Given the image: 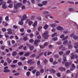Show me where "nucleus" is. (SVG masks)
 <instances>
[{
  "instance_id": "obj_62",
  "label": "nucleus",
  "mask_w": 78,
  "mask_h": 78,
  "mask_svg": "<svg viewBox=\"0 0 78 78\" xmlns=\"http://www.w3.org/2000/svg\"><path fill=\"white\" fill-rule=\"evenodd\" d=\"M30 55V53H27L24 54V56H28V55Z\"/></svg>"
},
{
  "instance_id": "obj_60",
  "label": "nucleus",
  "mask_w": 78,
  "mask_h": 78,
  "mask_svg": "<svg viewBox=\"0 0 78 78\" xmlns=\"http://www.w3.org/2000/svg\"><path fill=\"white\" fill-rule=\"evenodd\" d=\"M5 37L6 38H8V37H9V35H8V34L5 35Z\"/></svg>"
},
{
  "instance_id": "obj_2",
  "label": "nucleus",
  "mask_w": 78,
  "mask_h": 78,
  "mask_svg": "<svg viewBox=\"0 0 78 78\" xmlns=\"http://www.w3.org/2000/svg\"><path fill=\"white\" fill-rule=\"evenodd\" d=\"M22 5V4L21 3H17V1H15L14 4V8H15L16 9H17L18 7Z\"/></svg>"
},
{
  "instance_id": "obj_56",
  "label": "nucleus",
  "mask_w": 78,
  "mask_h": 78,
  "mask_svg": "<svg viewBox=\"0 0 78 78\" xmlns=\"http://www.w3.org/2000/svg\"><path fill=\"white\" fill-rule=\"evenodd\" d=\"M37 37L38 39H41V35H39Z\"/></svg>"
},
{
  "instance_id": "obj_34",
  "label": "nucleus",
  "mask_w": 78,
  "mask_h": 78,
  "mask_svg": "<svg viewBox=\"0 0 78 78\" xmlns=\"http://www.w3.org/2000/svg\"><path fill=\"white\" fill-rule=\"evenodd\" d=\"M17 55V52L16 51H14L12 53V55L13 56H15V55Z\"/></svg>"
},
{
  "instance_id": "obj_36",
  "label": "nucleus",
  "mask_w": 78,
  "mask_h": 78,
  "mask_svg": "<svg viewBox=\"0 0 78 78\" xmlns=\"http://www.w3.org/2000/svg\"><path fill=\"white\" fill-rule=\"evenodd\" d=\"M19 75V73H14L13 74V76H17V75Z\"/></svg>"
},
{
  "instance_id": "obj_42",
  "label": "nucleus",
  "mask_w": 78,
  "mask_h": 78,
  "mask_svg": "<svg viewBox=\"0 0 78 78\" xmlns=\"http://www.w3.org/2000/svg\"><path fill=\"white\" fill-rule=\"evenodd\" d=\"M26 74L27 76H30V72H28Z\"/></svg>"
},
{
  "instance_id": "obj_50",
  "label": "nucleus",
  "mask_w": 78,
  "mask_h": 78,
  "mask_svg": "<svg viewBox=\"0 0 78 78\" xmlns=\"http://www.w3.org/2000/svg\"><path fill=\"white\" fill-rule=\"evenodd\" d=\"M64 36H65L64 34H62V35H61L60 36V38H61V39H62V38H63V37H64Z\"/></svg>"
},
{
  "instance_id": "obj_63",
  "label": "nucleus",
  "mask_w": 78,
  "mask_h": 78,
  "mask_svg": "<svg viewBox=\"0 0 78 78\" xmlns=\"http://www.w3.org/2000/svg\"><path fill=\"white\" fill-rule=\"evenodd\" d=\"M6 29L5 28H3L2 29V30L3 31V32H5V31H6Z\"/></svg>"
},
{
  "instance_id": "obj_9",
  "label": "nucleus",
  "mask_w": 78,
  "mask_h": 78,
  "mask_svg": "<svg viewBox=\"0 0 78 78\" xmlns=\"http://www.w3.org/2000/svg\"><path fill=\"white\" fill-rule=\"evenodd\" d=\"M7 8V6L6 5V2H4L2 4V8L4 9H6Z\"/></svg>"
},
{
  "instance_id": "obj_61",
  "label": "nucleus",
  "mask_w": 78,
  "mask_h": 78,
  "mask_svg": "<svg viewBox=\"0 0 78 78\" xmlns=\"http://www.w3.org/2000/svg\"><path fill=\"white\" fill-rule=\"evenodd\" d=\"M33 35H34L33 34H31L29 35V36L30 37H33Z\"/></svg>"
},
{
  "instance_id": "obj_49",
  "label": "nucleus",
  "mask_w": 78,
  "mask_h": 78,
  "mask_svg": "<svg viewBox=\"0 0 78 78\" xmlns=\"http://www.w3.org/2000/svg\"><path fill=\"white\" fill-rule=\"evenodd\" d=\"M3 20V18L2 17H0V23H1L2 22V21Z\"/></svg>"
},
{
  "instance_id": "obj_43",
  "label": "nucleus",
  "mask_w": 78,
  "mask_h": 78,
  "mask_svg": "<svg viewBox=\"0 0 78 78\" xmlns=\"http://www.w3.org/2000/svg\"><path fill=\"white\" fill-rule=\"evenodd\" d=\"M49 61L51 62H52L53 61V59L52 58H50L49 59Z\"/></svg>"
},
{
  "instance_id": "obj_40",
  "label": "nucleus",
  "mask_w": 78,
  "mask_h": 78,
  "mask_svg": "<svg viewBox=\"0 0 78 78\" xmlns=\"http://www.w3.org/2000/svg\"><path fill=\"white\" fill-rule=\"evenodd\" d=\"M44 69H41L40 70V72L41 73H44Z\"/></svg>"
},
{
  "instance_id": "obj_8",
  "label": "nucleus",
  "mask_w": 78,
  "mask_h": 78,
  "mask_svg": "<svg viewBox=\"0 0 78 78\" xmlns=\"http://www.w3.org/2000/svg\"><path fill=\"white\" fill-rule=\"evenodd\" d=\"M26 23H28L29 22L28 24L29 25H32L33 23V22L31 21H30V20H28L26 21Z\"/></svg>"
},
{
  "instance_id": "obj_59",
  "label": "nucleus",
  "mask_w": 78,
  "mask_h": 78,
  "mask_svg": "<svg viewBox=\"0 0 78 78\" xmlns=\"http://www.w3.org/2000/svg\"><path fill=\"white\" fill-rule=\"evenodd\" d=\"M58 62H56V61H55L53 62V64H55V65L56 64H58Z\"/></svg>"
},
{
  "instance_id": "obj_24",
  "label": "nucleus",
  "mask_w": 78,
  "mask_h": 78,
  "mask_svg": "<svg viewBox=\"0 0 78 78\" xmlns=\"http://www.w3.org/2000/svg\"><path fill=\"white\" fill-rule=\"evenodd\" d=\"M57 40H58V37H57L53 38L52 39V41H56Z\"/></svg>"
},
{
  "instance_id": "obj_48",
  "label": "nucleus",
  "mask_w": 78,
  "mask_h": 78,
  "mask_svg": "<svg viewBox=\"0 0 78 78\" xmlns=\"http://www.w3.org/2000/svg\"><path fill=\"white\" fill-rule=\"evenodd\" d=\"M54 57L55 58H58L59 57V55H54Z\"/></svg>"
},
{
  "instance_id": "obj_35",
  "label": "nucleus",
  "mask_w": 78,
  "mask_h": 78,
  "mask_svg": "<svg viewBox=\"0 0 78 78\" xmlns=\"http://www.w3.org/2000/svg\"><path fill=\"white\" fill-rule=\"evenodd\" d=\"M56 34H57V33H55L54 34H52L51 36L52 37H55V36Z\"/></svg>"
},
{
  "instance_id": "obj_23",
  "label": "nucleus",
  "mask_w": 78,
  "mask_h": 78,
  "mask_svg": "<svg viewBox=\"0 0 78 78\" xmlns=\"http://www.w3.org/2000/svg\"><path fill=\"white\" fill-rule=\"evenodd\" d=\"M72 44H69L68 46V49H70V48H72Z\"/></svg>"
},
{
  "instance_id": "obj_30",
  "label": "nucleus",
  "mask_w": 78,
  "mask_h": 78,
  "mask_svg": "<svg viewBox=\"0 0 78 78\" xmlns=\"http://www.w3.org/2000/svg\"><path fill=\"white\" fill-rule=\"evenodd\" d=\"M70 51H67L66 52V55H69V54H70Z\"/></svg>"
},
{
  "instance_id": "obj_33",
  "label": "nucleus",
  "mask_w": 78,
  "mask_h": 78,
  "mask_svg": "<svg viewBox=\"0 0 78 78\" xmlns=\"http://www.w3.org/2000/svg\"><path fill=\"white\" fill-rule=\"evenodd\" d=\"M32 61H33V60L32 59H30L28 61L27 63H28V64H30V63H31Z\"/></svg>"
},
{
  "instance_id": "obj_31",
  "label": "nucleus",
  "mask_w": 78,
  "mask_h": 78,
  "mask_svg": "<svg viewBox=\"0 0 78 78\" xmlns=\"http://www.w3.org/2000/svg\"><path fill=\"white\" fill-rule=\"evenodd\" d=\"M40 75V72L39 71H37L36 72V76H39Z\"/></svg>"
},
{
  "instance_id": "obj_26",
  "label": "nucleus",
  "mask_w": 78,
  "mask_h": 78,
  "mask_svg": "<svg viewBox=\"0 0 78 78\" xmlns=\"http://www.w3.org/2000/svg\"><path fill=\"white\" fill-rule=\"evenodd\" d=\"M23 40L24 41H27L28 40V37H23Z\"/></svg>"
},
{
  "instance_id": "obj_55",
  "label": "nucleus",
  "mask_w": 78,
  "mask_h": 78,
  "mask_svg": "<svg viewBox=\"0 0 78 78\" xmlns=\"http://www.w3.org/2000/svg\"><path fill=\"white\" fill-rule=\"evenodd\" d=\"M43 4H44V5H45V4H47V1H44L43 2Z\"/></svg>"
},
{
  "instance_id": "obj_13",
  "label": "nucleus",
  "mask_w": 78,
  "mask_h": 78,
  "mask_svg": "<svg viewBox=\"0 0 78 78\" xmlns=\"http://www.w3.org/2000/svg\"><path fill=\"white\" fill-rule=\"evenodd\" d=\"M50 71L51 73H55L56 72V71L53 69H51L50 70Z\"/></svg>"
},
{
  "instance_id": "obj_1",
  "label": "nucleus",
  "mask_w": 78,
  "mask_h": 78,
  "mask_svg": "<svg viewBox=\"0 0 78 78\" xmlns=\"http://www.w3.org/2000/svg\"><path fill=\"white\" fill-rule=\"evenodd\" d=\"M27 19V16L24 15L23 16L21 19V21L19 22V24L20 25H23V21H24L25 20H26Z\"/></svg>"
},
{
  "instance_id": "obj_14",
  "label": "nucleus",
  "mask_w": 78,
  "mask_h": 78,
  "mask_svg": "<svg viewBox=\"0 0 78 78\" xmlns=\"http://www.w3.org/2000/svg\"><path fill=\"white\" fill-rule=\"evenodd\" d=\"M74 48L76 49V48H78V43H75Z\"/></svg>"
},
{
  "instance_id": "obj_19",
  "label": "nucleus",
  "mask_w": 78,
  "mask_h": 78,
  "mask_svg": "<svg viewBox=\"0 0 78 78\" xmlns=\"http://www.w3.org/2000/svg\"><path fill=\"white\" fill-rule=\"evenodd\" d=\"M7 61H8V63H10L11 62H12V61L11 60H9V58H7Z\"/></svg>"
},
{
  "instance_id": "obj_37",
  "label": "nucleus",
  "mask_w": 78,
  "mask_h": 78,
  "mask_svg": "<svg viewBox=\"0 0 78 78\" xmlns=\"http://www.w3.org/2000/svg\"><path fill=\"white\" fill-rule=\"evenodd\" d=\"M58 54L60 55H62V54H64V52H63V51H60L59 52Z\"/></svg>"
},
{
  "instance_id": "obj_3",
  "label": "nucleus",
  "mask_w": 78,
  "mask_h": 78,
  "mask_svg": "<svg viewBox=\"0 0 78 78\" xmlns=\"http://www.w3.org/2000/svg\"><path fill=\"white\" fill-rule=\"evenodd\" d=\"M42 36L44 37V39H47L48 37V31H45L44 33L42 34Z\"/></svg>"
},
{
  "instance_id": "obj_10",
  "label": "nucleus",
  "mask_w": 78,
  "mask_h": 78,
  "mask_svg": "<svg viewBox=\"0 0 78 78\" xmlns=\"http://www.w3.org/2000/svg\"><path fill=\"white\" fill-rule=\"evenodd\" d=\"M71 65V63H69L68 62H66L65 63V66L66 67H68L69 66H70Z\"/></svg>"
},
{
  "instance_id": "obj_44",
  "label": "nucleus",
  "mask_w": 78,
  "mask_h": 78,
  "mask_svg": "<svg viewBox=\"0 0 78 78\" xmlns=\"http://www.w3.org/2000/svg\"><path fill=\"white\" fill-rule=\"evenodd\" d=\"M20 32H22V33L23 32V31H24V29L23 28L20 29Z\"/></svg>"
},
{
  "instance_id": "obj_47",
  "label": "nucleus",
  "mask_w": 78,
  "mask_h": 78,
  "mask_svg": "<svg viewBox=\"0 0 78 78\" xmlns=\"http://www.w3.org/2000/svg\"><path fill=\"white\" fill-rule=\"evenodd\" d=\"M44 17L46 19H48V17H49V15H46Z\"/></svg>"
},
{
  "instance_id": "obj_54",
  "label": "nucleus",
  "mask_w": 78,
  "mask_h": 78,
  "mask_svg": "<svg viewBox=\"0 0 78 78\" xmlns=\"http://www.w3.org/2000/svg\"><path fill=\"white\" fill-rule=\"evenodd\" d=\"M62 67H60V68H58V69L59 70H60V71H62Z\"/></svg>"
},
{
  "instance_id": "obj_64",
  "label": "nucleus",
  "mask_w": 78,
  "mask_h": 78,
  "mask_svg": "<svg viewBox=\"0 0 78 78\" xmlns=\"http://www.w3.org/2000/svg\"><path fill=\"white\" fill-rule=\"evenodd\" d=\"M38 6H43V5L41 4H38Z\"/></svg>"
},
{
  "instance_id": "obj_12",
  "label": "nucleus",
  "mask_w": 78,
  "mask_h": 78,
  "mask_svg": "<svg viewBox=\"0 0 78 78\" xmlns=\"http://www.w3.org/2000/svg\"><path fill=\"white\" fill-rule=\"evenodd\" d=\"M50 26L52 27H55L57 26V24L56 23H51L50 25Z\"/></svg>"
},
{
  "instance_id": "obj_22",
  "label": "nucleus",
  "mask_w": 78,
  "mask_h": 78,
  "mask_svg": "<svg viewBox=\"0 0 78 78\" xmlns=\"http://www.w3.org/2000/svg\"><path fill=\"white\" fill-rule=\"evenodd\" d=\"M48 27V25L47 24H46L44 27V30H46V29H47Z\"/></svg>"
},
{
  "instance_id": "obj_52",
  "label": "nucleus",
  "mask_w": 78,
  "mask_h": 78,
  "mask_svg": "<svg viewBox=\"0 0 78 78\" xmlns=\"http://www.w3.org/2000/svg\"><path fill=\"white\" fill-rule=\"evenodd\" d=\"M63 61H64V62H67V59H66V57H64Z\"/></svg>"
},
{
  "instance_id": "obj_46",
  "label": "nucleus",
  "mask_w": 78,
  "mask_h": 78,
  "mask_svg": "<svg viewBox=\"0 0 78 78\" xmlns=\"http://www.w3.org/2000/svg\"><path fill=\"white\" fill-rule=\"evenodd\" d=\"M11 12H12V13H15L16 12H17V11H14V10H12L11 11Z\"/></svg>"
},
{
  "instance_id": "obj_45",
  "label": "nucleus",
  "mask_w": 78,
  "mask_h": 78,
  "mask_svg": "<svg viewBox=\"0 0 78 78\" xmlns=\"http://www.w3.org/2000/svg\"><path fill=\"white\" fill-rule=\"evenodd\" d=\"M56 75L58 77H60L61 76V74H60V73H57Z\"/></svg>"
},
{
  "instance_id": "obj_58",
  "label": "nucleus",
  "mask_w": 78,
  "mask_h": 78,
  "mask_svg": "<svg viewBox=\"0 0 78 78\" xmlns=\"http://www.w3.org/2000/svg\"><path fill=\"white\" fill-rule=\"evenodd\" d=\"M18 64L19 66H21L22 65V62H20L18 63Z\"/></svg>"
},
{
  "instance_id": "obj_21",
  "label": "nucleus",
  "mask_w": 78,
  "mask_h": 78,
  "mask_svg": "<svg viewBox=\"0 0 78 78\" xmlns=\"http://www.w3.org/2000/svg\"><path fill=\"white\" fill-rule=\"evenodd\" d=\"M43 55V53H41L39 55L36 57V59H38V58H39V57L40 56H41V55Z\"/></svg>"
},
{
  "instance_id": "obj_17",
  "label": "nucleus",
  "mask_w": 78,
  "mask_h": 78,
  "mask_svg": "<svg viewBox=\"0 0 78 78\" xmlns=\"http://www.w3.org/2000/svg\"><path fill=\"white\" fill-rule=\"evenodd\" d=\"M41 41L40 40H36L34 42V44H37L38 43H39Z\"/></svg>"
},
{
  "instance_id": "obj_25",
  "label": "nucleus",
  "mask_w": 78,
  "mask_h": 78,
  "mask_svg": "<svg viewBox=\"0 0 78 78\" xmlns=\"http://www.w3.org/2000/svg\"><path fill=\"white\" fill-rule=\"evenodd\" d=\"M13 7V5L11 4H9V7L10 8H12Z\"/></svg>"
},
{
  "instance_id": "obj_11",
  "label": "nucleus",
  "mask_w": 78,
  "mask_h": 78,
  "mask_svg": "<svg viewBox=\"0 0 78 78\" xmlns=\"http://www.w3.org/2000/svg\"><path fill=\"white\" fill-rule=\"evenodd\" d=\"M71 59H74L75 58V55H74L73 53H72L71 54Z\"/></svg>"
},
{
  "instance_id": "obj_53",
  "label": "nucleus",
  "mask_w": 78,
  "mask_h": 78,
  "mask_svg": "<svg viewBox=\"0 0 78 78\" xmlns=\"http://www.w3.org/2000/svg\"><path fill=\"white\" fill-rule=\"evenodd\" d=\"M53 46L51 45L49 46V48H53Z\"/></svg>"
},
{
  "instance_id": "obj_6",
  "label": "nucleus",
  "mask_w": 78,
  "mask_h": 78,
  "mask_svg": "<svg viewBox=\"0 0 78 78\" xmlns=\"http://www.w3.org/2000/svg\"><path fill=\"white\" fill-rule=\"evenodd\" d=\"M8 69V66H6L4 67V72H6L7 73L10 72V70L8 69Z\"/></svg>"
},
{
  "instance_id": "obj_32",
  "label": "nucleus",
  "mask_w": 78,
  "mask_h": 78,
  "mask_svg": "<svg viewBox=\"0 0 78 78\" xmlns=\"http://www.w3.org/2000/svg\"><path fill=\"white\" fill-rule=\"evenodd\" d=\"M29 49L30 50H33L34 49V47L33 46H31L29 47Z\"/></svg>"
},
{
  "instance_id": "obj_51",
  "label": "nucleus",
  "mask_w": 78,
  "mask_h": 78,
  "mask_svg": "<svg viewBox=\"0 0 78 78\" xmlns=\"http://www.w3.org/2000/svg\"><path fill=\"white\" fill-rule=\"evenodd\" d=\"M29 42L30 43H33L34 42V40L32 39L29 40Z\"/></svg>"
},
{
  "instance_id": "obj_27",
  "label": "nucleus",
  "mask_w": 78,
  "mask_h": 78,
  "mask_svg": "<svg viewBox=\"0 0 78 78\" xmlns=\"http://www.w3.org/2000/svg\"><path fill=\"white\" fill-rule=\"evenodd\" d=\"M48 45V43L46 42L44 44V47H46V46H47V45Z\"/></svg>"
},
{
  "instance_id": "obj_29",
  "label": "nucleus",
  "mask_w": 78,
  "mask_h": 78,
  "mask_svg": "<svg viewBox=\"0 0 78 78\" xmlns=\"http://www.w3.org/2000/svg\"><path fill=\"white\" fill-rule=\"evenodd\" d=\"M43 62L44 64H46L47 63V62H48V60H47V59H45L44 60Z\"/></svg>"
},
{
  "instance_id": "obj_20",
  "label": "nucleus",
  "mask_w": 78,
  "mask_h": 78,
  "mask_svg": "<svg viewBox=\"0 0 78 78\" xmlns=\"http://www.w3.org/2000/svg\"><path fill=\"white\" fill-rule=\"evenodd\" d=\"M68 37H69L68 36H66L62 39V40L65 41V40H66V39H68Z\"/></svg>"
},
{
  "instance_id": "obj_38",
  "label": "nucleus",
  "mask_w": 78,
  "mask_h": 78,
  "mask_svg": "<svg viewBox=\"0 0 78 78\" xmlns=\"http://www.w3.org/2000/svg\"><path fill=\"white\" fill-rule=\"evenodd\" d=\"M69 11H74V9L73 8H70L69 9Z\"/></svg>"
},
{
  "instance_id": "obj_7",
  "label": "nucleus",
  "mask_w": 78,
  "mask_h": 78,
  "mask_svg": "<svg viewBox=\"0 0 78 78\" xmlns=\"http://www.w3.org/2000/svg\"><path fill=\"white\" fill-rule=\"evenodd\" d=\"M7 31H8L7 32V34H12V29H11L10 28L8 29L7 30Z\"/></svg>"
},
{
  "instance_id": "obj_15",
  "label": "nucleus",
  "mask_w": 78,
  "mask_h": 78,
  "mask_svg": "<svg viewBox=\"0 0 78 78\" xmlns=\"http://www.w3.org/2000/svg\"><path fill=\"white\" fill-rule=\"evenodd\" d=\"M37 21H35V23L32 25V26L34 27H35L37 26Z\"/></svg>"
},
{
  "instance_id": "obj_57",
  "label": "nucleus",
  "mask_w": 78,
  "mask_h": 78,
  "mask_svg": "<svg viewBox=\"0 0 78 78\" xmlns=\"http://www.w3.org/2000/svg\"><path fill=\"white\" fill-rule=\"evenodd\" d=\"M21 9H25V7L24 5H23L21 7Z\"/></svg>"
},
{
  "instance_id": "obj_28",
  "label": "nucleus",
  "mask_w": 78,
  "mask_h": 78,
  "mask_svg": "<svg viewBox=\"0 0 78 78\" xmlns=\"http://www.w3.org/2000/svg\"><path fill=\"white\" fill-rule=\"evenodd\" d=\"M2 23H3V25L5 27H6V26H8V23H5V22H3Z\"/></svg>"
},
{
  "instance_id": "obj_18",
  "label": "nucleus",
  "mask_w": 78,
  "mask_h": 78,
  "mask_svg": "<svg viewBox=\"0 0 78 78\" xmlns=\"http://www.w3.org/2000/svg\"><path fill=\"white\" fill-rule=\"evenodd\" d=\"M43 14L45 15H46L47 14H49V12L48 11H44L43 12Z\"/></svg>"
},
{
  "instance_id": "obj_5",
  "label": "nucleus",
  "mask_w": 78,
  "mask_h": 78,
  "mask_svg": "<svg viewBox=\"0 0 78 78\" xmlns=\"http://www.w3.org/2000/svg\"><path fill=\"white\" fill-rule=\"evenodd\" d=\"M56 29L58 31H61L63 30L64 28L60 26H58L56 27Z\"/></svg>"
},
{
  "instance_id": "obj_16",
  "label": "nucleus",
  "mask_w": 78,
  "mask_h": 78,
  "mask_svg": "<svg viewBox=\"0 0 78 78\" xmlns=\"http://www.w3.org/2000/svg\"><path fill=\"white\" fill-rule=\"evenodd\" d=\"M67 43H68V40H65L63 42V45H66Z\"/></svg>"
},
{
  "instance_id": "obj_4",
  "label": "nucleus",
  "mask_w": 78,
  "mask_h": 78,
  "mask_svg": "<svg viewBox=\"0 0 78 78\" xmlns=\"http://www.w3.org/2000/svg\"><path fill=\"white\" fill-rule=\"evenodd\" d=\"M70 37H73L74 40H77L78 41V37L77 36L75 35L74 33H73L70 35Z\"/></svg>"
},
{
  "instance_id": "obj_39",
  "label": "nucleus",
  "mask_w": 78,
  "mask_h": 78,
  "mask_svg": "<svg viewBox=\"0 0 78 78\" xmlns=\"http://www.w3.org/2000/svg\"><path fill=\"white\" fill-rule=\"evenodd\" d=\"M20 59H21V60H22V61H24V60H25V59H26V58H25V57H23V58L21 57L20 58Z\"/></svg>"
},
{
  "instance_id": "obj_41",
  "label": "nucleus",
  "mask_w": 78,
  "mask_h": 78,
  "mask_svg": "<svg viewBox=\"0 0 78 78\" xmlns=\"http://www.w3.org/2000/svg\"><path fill=\"white\" fill-rule=\"evenodd\" d=\"M5 20L6 21H8V20H9V17L8 16H7L5 18Z\"/></svg>"
}]
</instances>
